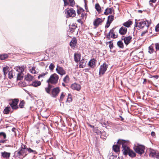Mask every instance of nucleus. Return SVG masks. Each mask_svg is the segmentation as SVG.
<instances>
[{"label":"nucleus","mask_w":159,"mask_h":159,"mask_svg":"<svg viewBox=\"0 0 159 159\" xmlns=\"http://www.w3.org/2000/svg\"><path fill=\"white\" fill-rule=\"evenodd\" d=\"M27 150L29 152H35V151L31 149L30 148H27Z\"/></svg>","instance_id":"nucleus-54"},{"label":"nucleus","mask_w":159,"mask_h":159,"mask_svg":"<svg viewBox=\"0 0 159 159\" xmlns=\"http://www.w3.org/2000/svg\"><path fill=\"white\" fill-rule=\"evenodd\" d=\"M77 40L74 37L70 41V47L73 49L77 47Z\"/></svg>","instance_id":"nucleus-9"},{"label":"nucleus","mask_w":159,"mask_h":159,"mask_svg":"<svg viewBox=\"0 0 159 159\" xmlns=\"http://www.w3.org/2000/svg\"><path fill=\"white\" fill-rule=\"evenodd\" d=\"M155 48L157 50H159V43H156L155 44Z\"/></svg>","instance_id":"nucleus-50"},{"label":"nucleus","mask_w":159,"mask_h":159,"mask_svg":"<svg viewBox=\"0 0 159 159\" xmlns=\"http://www.w3.org/2000/svg\"><path fill=\"white\" fill-rule=\"evenodd\" d=\"M8 77L11 79L13 77V70L9 71L8 73Z\"/></svg>","instance_id":"nucleus-38"},{"label":"nucleus","mask_w":159,"mask_h":159,"mask_svg":"<svg viewBox=\"0 0 159 159\" xmlns=\"http://www.w3.org/2000/svg\"><path fill=\"white\" fill-rule=\"evenodd\" d=\"M64 2V6H66L67 5L68 3H67V0H63Z\"/></svg>","instance_id":"nucleus-58"},{"label":"nucleus","mask_w":159,"mask_h":159,"mask_svg":"<svg viewBox=\"0 0 159 159\" xmlns=\"http://www.w3.org/2000/svg\"><path fill=\"white\" fill-rule=\"evenodd\" d=\"M108 65L106 63H103L102 65L101 66L99 72L100 75H102L106 72L108 67Z\"/></svg>","instance_id":"nucleus-7"},{"label":"nucleus","mask_w":159,"mask_h":159,"mask_svg":"<svg viewBox=\"0 0 159 159\" xmlns=\"http://www.w3.org/2000/svg\"><path fill=\"white\" fill-rule=\"evenodd\" d=\"M107 43H109V47L110 48V49H111L113 48V43L112 42V41H110L109 42H108Z\"/></svg>","instance_id":"nucleus-45"},{"label":"nucleus","mask_w":159,"mask_h":159,"mask_svg":"<svg viewBox=\"0 0 159 159\" xmlns=\"http://www.w3.org/2000/svg\"><path fill=\"white\" fill-rule=\"evenodd\" d=\"M128 154L129 155V156L132 157H134L136 156L135 153L132 150H130L129 151Z\"/></svg>","instance_id":"nucleus-28"},{"label":"nucleus","mask_w":159,"mask_h":159,"mask_svg":"<svg viewBox=\"0 0 159 159\" xmlns=\"http://www.w3.org/2000/svg\"><path fill=\"white\" fill-rule=\"evenodd\" d=\"M34 77L32 76L30 74L28 73L25 75V79L28 81H31L34 79Z\"/></svg>","instance_id":"nucleus-25"},{"label":"nucleus","mask_w":159,"mask_h":159,"mask_svg":"<svg viewBox=\"0 0 159 159\" xmlns=\"http://www.w3.org/2000/svg\"><path fill=\"white\" fill-rule=\"evenodd\" d=\"M95 8L96 10L99 13H100L101 11V8L99 5L98 3H97L95 5Z\"/></svg>","instance_id":"nucleus-31"},{"label":"nucleus","mask_w":159,"mask_h":159,"mask_svg":"<svg viewBox=\"0 0 159 159\" xmlns=\"http://www.w3.org/2000/svg\"><path fill=\"white\" fill-rule=\"evenodd\" d=\"M134 149L136 153L141 155L144 153L145 147L143 145L138 144L135 146Z\"/></svg>","instance_id":"nucleus-5"},{"label":"nucleus","mask_w":159,"mask_h":159,"mask_svg":"<svg viewBox=\"0 0 159 159\" xmlns=\"http://www.w3.org/2000/svg\"><path fill=\"white\" fill-rule=\"evenodd\" d=\"M30 72L32 74H35L36 73V71L35 70V67H32L30 69Z\"/></svg>","instance_id":"nucleus-40"},{"label":"nucleus","mask_w":159,"mask_h":159,"mask_svg":"<svg viewBox=\"0 0 159 159\" xmlns=\"http://www.w3.org/2000/svg\"><path fill=\"white\" fill-rule=\"evenodd\" d=\"M69 80V76L67 75L63 79V81L65 83H68Z\"/></svg>","instance_id":"nucleus-41"},{"label":"nucleus","mask_w":159,"mask_h":159,"mask_svg":"<svg viewBox=\"0 0 159 159\" xmlns=\"http://www.w3.org/2000/svg\"><path fill=\"white\" fill-rule=\"evenodd\" d=\"M148 29H145V30L142 31L141 34V36H143L147 32H148Z\"/></svg>","instance_id":"nucleus-48"},{"label":"nucleus","mask_w":159,"mask_h":159,"mask_svg":"<svg viewBox=\"0 0 159 159\" xmlns=\"http://www.w3.org/2000/svg\"><path fill=\"white\" fill-rule=\"evenodd\" d=\"M60 92V89L59 87H56L54 88L52 90L50 93V96L52 97L56 98Z\"/></svg>","instance_id":"nucleus-6"},{"label":"nucleus","mask_w":159,"mask_h":159,"mask_svg":"<svg viewBox=\"0 0 159 159\" xmlns=\"http://www.w3.org/2000/svg\"><path fill=\"white\" fill-rule=\"evenodd\" d=\"M48 73V72H46L45 73H41V74L39 75L38 77V78L39 79L41 77H44V76H45V75L46 74H47Z\"/></svg>","instance_id":"nucleus-43"},{"label":"nucleus","mask_w":159,"mask_h":159,"mask_svg":"<svg viewBox=\"0 0 159 159\" xmlns=\"http://www.w3.org/2000/svg\"><path fill=\"white\" fill-rule=\"evenodd\" d=\"M89 126L90 127H91L92 128H93V129H94V126H93V125H90V124H89Z\"/></svg>","instance_id":"nucleus-63"},{"label":"nucleus","mask_w":159,"mask_h":159,"mask_svg":"<svg viewBox=\"0 0 159 159\" xmlns=\"http://www.w3.org/2000/svg\"><path fill=\"white\" fill-rule=\"evenodd\" d=\"M87 61L86 60L82 58V59L80 61L79 66L80 68H83L86 66Z\"/></svg>","instance_id":"nucleus-18"},{"label":"nucleus","mask_w":159,"mask_h":159,"mask_svg":"<svg viewBox=\"0 0 159 159\" xmlns=\"http://www.w3.org/2000/svg\"><path fill=\"white\" fill-rule=\"evenodd\" d=\"M93 131L98 134H99L101 133V131L98 130V127L94 128L93 129Z\"/></svg>","instance_id":"nucleus-39"},{"label":"nucleus","mask_w":159,"mask_h":159,"mask_svg":"<svg viewBox=\"0 0 159 159\" xmlns=\"http://www.w3.org/2000/svg\"><path fill=\"white\" fill-rule=\"evenodd\" d=\"M127 29L126 27L122 26L119 29V32L121 35H124L126 33Z\"/></svg>","instance_id":"nucleus-22"},{"label":"nucleus","mask_w":159,"mask_h":159,"mask_svg":"<svg viewBox=\"0 0 159 159\" xmlns=\"http://www.w3.org/2000/svg\"><path fill=\"white\" fill-rule=\"evenodd\" d=\"M82 10H83L81 9L80 10H77V14H78V15H79L80 14V11Z\"/></svg>","instance_id":"nucleus-59"},{"label":"nucleus","mask_w":159,"mask_h":159,"mask_svg":"<svg viewBox=\"0 0 159 159\" xmlns=\"http://www.w3.org/2000/svg\"><path fill=\"white\" fill-rule=\"evenodd\" d=\"M113 9L112 8H107L104 12L105 15H107L112 13L113 12Z\"/></svg>","instance_id":"nucleus-23"},{"label":"nucleus","mask_w":159,"mask_h":159,"mask_svg":"<svg viewBox=\"0 0 159 159\" xmlns=\"http://www.w3.org/2000/svg\"><path fill=\"white\" fill-rule=\"evenodd\" d=\"M25 104V102L24 100H22L21 101L19 104V107L20 108H22Z\"/></svg>","instance_id":"nucleus-42"},{"label":"nucleus","mask_w":159,"mask_h":159,"mask_svg":"<svg viewBox=\"0 0 159 159\" xmlns=\"http://www.w3.org/2000/svg\"><path fill=\"white\" fill-rule=\"evenodd\" d=\"M7 140H0V143H6Z\"/></svg>","instance_id":"nucleus-55"},{"label":"nucleus","mask_w":159,"mask_h":159,"mask_svg":"<svg viewBox=\"0 0 159 159\" xmlns=\"http://www.w3.org/2000/svg\"><path fill=\"white\" fill-rule=\"evenodd\" d=\"M8 56L7 54H4L0 55V59L4 60L8 57Z\"/></svg>","instance_id":"nucleus-36"},{"label":"nucleus","mask_w":159,"mask_h":159,"mask_svg":"<svg viewBox=\"0 0 159 159\" xmlns=\"http://www.w3.org/2000/svg\"><path fill=\"white\" fill-rule=\"evenodd\" d=\"M75 4L74 0H70V6L73 7Z\"/></svg>","instance_id":"nucleus-49"},{"label":"nucleus","mask_w":159,"mask_h":159,"mask_svg":"<svg viewBox=\"0 0 159 159\" xmlns=\"http://www.w3.org/2000/svg\"><path fill=\"white\" fill-rule=\"evenodd\" d=\"M65 94L66 93L63 92L61 93L60 97V100L61 101H62L63 100V98L65 95Z\"/></svg>","instance_id":"nucleus-44"},{"label":"nucleus","mask_w":159,"mask_h":159,"mask_svg":"<svg viewBox=\"0 0 159 159\" xmlns=\"http://www.w3.org/2000/svg\"><path fill=\"white\" fill-rule=\"evenodd\" d=\"M56 70L57 72L61 75H63L66 74L65 71L63 68L60 66H57Z\"/></svg>","instance_id":"nucleus-14"},{"label":"nucleus","mask_w":159,"mask_h":159,"mask_svg":"<svg viewBox=\"0 0 159 159\" xmlns=\"http://www.w3.org/2000/svg\"><path fill=\"white\" fill-rule=\"evenodd\" d=\"M132 24V22L131 20H129L128 21L124 23L123 24V25L125 27H129Z\"/></svg>","instance_id":"nucleus-29"},{"label":"nucleus","mask_w":159,"mask_h":159,"mask_svg":"<svg viewBox=\"0 0 159 159\" xmlns=\"http://www.w3.org/2000/svg\"><path fill=\"white\" fill-rule=\"evenodd\" d=\"M118 144H121L122 150V151L123 153L125 155L128 154V152L130 150L128 146L129 143L128 141H125L123 140L119 139L118 141Z\"/></svg>","instance_id":"nucleus-1"},{"label":"nucleus","mask_w":159,"mask_h":159,"mask_svg":"<svg viewBox=\"0 0 159 159\" xmlns=\"http://www.w3.org/2000/svg\"><path fill=\"white\" fill-rule=\"evenodd\" d=\"M150 23L149 21L144 20H139V22H136V25L139 29L144 28L148 29Z\"/></svg>","instance_id":"nucleus-3"},{"label":"nucleus","mask_w":159,"mask_h":159,"mask_svg":"<svg viewBox=\"0 0 159 159\" xmlns=\"http://www.w3.org/2000/svg\"><path fill=\"white\" fill-rule=\"evenodd\" d=\"M16 130V129L15 128H12V129H11V131L13 132V133H14V134L15 135L16 134V132L15 131V130Z\"/></svg>","instance_id":"nucleus-56"},{"label":"nucleus","mask_w":159,"mask_h":159,"mask_svg":"<svg viewBox=\"0 0 159 159\" xmlns=\"http://www.w3.org/2000/svg\"><path fill=\"white\" fill-rule=\"evenodd\" d=\"M118 46L120 48H123L124 47L123 43L121 41H118L117 43Z\"/></svg>","instance_id":"nucleus-33"},{"label":"nucleus","mask_w":159,"mask_h":159,"mask_svg":"<svg viewBox=\"0 0 159 159\" xmlns=\"http://www.w3.org/2000/svg\"><path fill=\"white\" fill-rule=\"evenodd\" d=\"M54 64L52 63L49 65V68L51 70H52L54 69Z\"/></svg>","instance_id":"nucleus-46"},{"label":"nucleus","mask_w":159,"mask_h":159,"mask_svg":"<svg viewBox=\"0 0 159 159\" xmlns=\"http://www.w3.org/2000/svg\"><path fill=\"white\" fill-rule=\"evenodd\" d=\"M151 134L152 136H154L155 135V134L154 132H152Z\"/></svg>","instance_id":"nucleus-60"},{"label":"nucleus","mask_w":159,"mask_h":159,"mask_svg":"<svg viewBox=\"0 0 159 159\" xmlns=\"http://www.w3.org/2000/svg\"><path fill=\"white\" fill-rule=\"evenodd\" d=\"M11 107H10L7 106L4 109L3 112L5 114H8L10 111Z\"/></svg>","instance_id":"nucleus-30"},{"label":"nucleus","mask_w":159,"mask_h":159,"mask_svg":"<svg viewBox=\"0 0 159 159\" xmlns=\"http://www.w3.org/2000/svg\"><path fill=\"white\" fill-rule=\"evenodd\" d=\"M157 0H151V1H152V2L155 3L156 2Z\"/></svg>","instance_id":"nucleus-64"},{"label":"nucleus","mask_w":159,"mask_h":159,"mask_svg":"<svg viewBox=\"0 0 159 159\" xmlns=\"http://www.w3.org/2000/svg\"><path fill=\"white\" fill-rule=\"evenodd\" d=\"M159 76L158 75H155L153 76H152L151 77V78H155L156 79H157L158 78Z\"/></svg>","instance_id":"nucleus-57"},{"label":"nucleus","mask_w":159,"mask_h":159,"mask_svg":"<svg viewBox=\"0 0 159 159\" xmlns=\"http://www.w3.org/2000/svg\"><path fill=\"white\" fill-rule=\"evenodd\" d=\"M77 21L80 23H82V22L81 19L78 20Z\"/></svg>","instance_id":"nucleus-61"},{"label":"nucleus","mask_w":159,"mask_h":159,"mask_svg":"<svg viewBox=\"0 0 159 159\" xmlns=\"http://www.w3.org/2000/svg\"><path fill=\"white\" fill-rule=\"evenodd\" d=\"M76 15L75 11L72 8H70V17H74Z\"/></svg>","instance_id":"nucleus-32"},{"label":"nucleus","mask_w":159,"mask_h":159,"mask_svg":"<svg viewBox=\"0 0 159 159\" xmlns=\"http://www.w3.org/2000/svg\"><path fill=\"white\" fill-rule=\"evenodd\" d=\"M10 70V68L7 66L4 67L3 68V72L4 75L5 77L6 76V75L8 73Z\"/></svg>","instance_id":"nucleus-24"},{"label":"nucleus","mask_w":159,"mask_h":159,"mask_svg":"<svg viewBox=\"0 0 159 159\" xmlns=\"http://www.w3.org/2000/svg\"><path fill=\"white\" fill-rule=\"evenodd\" d=\"M102 22L103 20L101 19L97 18L94 20L93 22V25L97 27L100 25Z\"/></svg>","instance_id":"nucleus-13"},{"label":"nucleus","mask_w":159,"mask_h":159,"mask_svg":"<svg viewBox=\"0 0 159 159\" xmlns=\"http://www.w3.org/2000/svg\"><path fill=\"white\" fill-rule=\"evenodd\" d=\"M121 144H118V142L116 144L114 145L112 147L113 150L116 153H118L120 152V148Z\"/></svg>","instance_id":"nucleus-15"},{"label":"nucleus","mask_w":159,"mask_h":159,"mask_svg":"<svg viewBox=\"0 0 159 159\" xmlns=\"http://www.w3.org/2000/svg\"><path fill=\"white\" fill-rule=\"evenodd\" d=\"M87 14L85 12H82L81 14V17L82 19H84V17H85Z\"/></svg>","instance_id":"nucleus-52"},{"label":"nucleus","mask_w":159,"mask_h":159,"mask_svg":"<svg viewBox=\"0 0 159 159\" xmlns=\"http://www.w3.org/2000/svg\"><path fill=\"white\" fill-rule=\"evenodd\" d=\"M132 39L131 36H129L128 37H125L124 39H122V40H123L125 43L126 45H128L130 42V40Z\"/></svg>","instance_id":"nucleus-17"},{"label":"nucleus","mask_w":159,"mask_h":159,"mask_svg":"<svg viewBox=\"0 0 159 159\" xmlns=\"http://www.w3.org/2000/svg\"><path fill=\"white\" fill-rule=\"evenodd\" d=\"M41 84V83L40 81H35L32 82V85L34 87H37L40 86Z\"/></svg>","instance_id":"nucleus-27"},{"label":"nucleus","mask_w":159,"mask_h":159,"mask_svg":"<svg viewBox=\"0 0 159 159\" xmlns=\"http://www.w3.org/2000/svg\"><path fill=\"white\" fill-rule=\"evenodd\" d=\"M52 86L51 85L48 84V86L45 88V90L46 93L50 95L51 89L52 88Z\"/></svg>","instance_id":"nucleus-26"},{"label":"nucleus","mask_w":159,"mask_h":159,"mask_svg":"<svg viewBox=\"0 0 159 159\" xmlns=\"http://www.w3.org/2000/svg\"><path fill=\"white\" fill-rule=\"evenodd\" d=\"M149 156L150 157L154 158H157L159 159V152H156L153 150H150Z\"/></svg>","instance_id":"nucleus-11"},{"label":"nucleus","mask_w":159,"mask_h":159,"mask_svg":"<svg viewBox=\"0 0 159 159\" xmlns=\"http://www.w3.org/2000/svg\"><path fill=\"white\" fill-rule=\"evenodd\" d=\"M155 30L156 31H159V23L156 26Z\"/></svg>","instance_id":"nucleus-53"},{"label":"nucleus","mask_w":159,"mask_h":159,"mask_svg":"<svg viewBox=\"0 0 159 159\" xmlns=\"http://www.w3.org/2000/svg\"><path fill=\"white\" fill-rule=\"evenodd\" d=\"M81 54L79 52H75L74 54V58L75 62L78 63L80 60L81 58Z\"/></svg>","instance_id":"nucleus-12"},{"label":"nucleus","mask_w":159,"mask_h":159,"mask_svg":"<svg viewBox=\"0 0 159 159\" xmlns=\"http://www.w3.org/2000/svg\"><path fill=\"white\" fill-rule=\"evenodd\" d=\"M111 23L110 22H109L108 21H107L106 24L105 25V27L108 28L110 25V24Z\"/></svg>","instance_id":"nucleus-51"},{"label":"nucleus","mask_w":159,"mask_h":159,"mask_svg":"<svg viewBox=\"0 0 159 159\" xmlns=\"http://www.w3.org/2000/svg\"><path fill=\"white\" fill-rule=\"evenodd\" d=\"M153 49L152 46H150L149 47V51L148 52L150 53H152L153 52Z\"/></svg>","instance_id":"nucleus-47"},{"label":"nucleus","mask_w":159,"mask_h":159,"mask_svg":"<svg viewBox=\"0 0 159 159\" xmlns=\"http://www.w3.org/2000/svg\"><path fill=\"white\" fill-rule=\"evenodd\" d=\"M0 138L1 139H5L6 138V134L3 132H0Z\"/></svg>","instance_id":"nucleus-35"},{"label":"nucleus","mask_w":159,"mask_h":159,"mask_svg":"<svg viewBox=\"0 0 159 159\" xmlns=\"http://www.w3.org/2000/svg\"><path fill=\"white\" fill-rule=\"evenodd\" d=\"M65 14L67 18H68L70 17V9L69 8L65 10Z\"/></svg>","instance_id":"nucleus-34"},{"label":"nucleus","mask_w":159,"mask_h":159,"mask_svg":"<svg viewBox=\"0 0 159 159\" xmlns=\"http://www.w3.org/2000/svg\"><path fill=\"white\" fill-rule=\"evenodd\" d=\"M16 71L17 72L16 75L17 79L18 80H21L23 77L24 74L23 72L24 70V66L17 67L16 69Z\"/></svg>","instance_id":"nucleus-4"},{"label":"nucleus","mask_w":159,"mask_h":159,"mask_svg":"<svg viewBox=\"0 0 159 159\" xmlns=\"http://www.w3.org/2000/svg\"><path fill=\"white\" fill-rule=\"evenodd\" d=\"M59 76L55 73L51 75L46 82L49 84L55 85L57 84L59 79Z\"/></svg>","instance_id":"nucleus-2"},{"label":"nucleus","mask_w":159,"mask_h":159,"mask_svg":"<svg viewBox=\"0 0 159 159\" xmlns=\"http://www.w3.org/2000/svg\"><path fill=\"white\" fill-rule=\"evenodd\" d=\"M71 88L77 91H79L81 89V86L79 84L75 83L71 85Z\"/></svg>","instance_id":"nucleus-19"},{"label":"nucleus","mask_w":159,"mask_h":159,"mask_svg":"<svg viewBox=\"0 0 159 159\" xmlns=\"http://www.w3.org/2000/svg\"><path fill=\"white\" fill-rule=\"evenodd\" d=\"M152 1H151V0H150L149 1V4L150 6H152Z\"/></svg>","instance_id":"nucleus-62"},{"label":"nucleus","mask_w":159,"mask_h":159,"mask_svg":"<svg viewBox=\"0 0 159 159\" xmlns=\"http://www.w3.org/2000/svg\"><path fill=\"white\" fill-rule=\"evenodd\" d=\"M113 38H115L117 37V36L114 33L113 29L111 30L108 34L107 35V37L108 38H110V36Z\"/></svg>","instance_id":"nucleus-20"},{"label":"nucleus","mask_w":159,"mask_h":159,"mask_svg":"<svg viewBox=\"0 0 159 159\" xmlns=\"http://www.w3.org/2000/svg\"><path fill=\"white\" fill-rule=\"evenodd\" d=\"M96 60L94 58H93L89 61V66L92 68H93L96 66Z\"/></svg>","instance_id":"nucleus-16"},{"label":"nucleus","mask_w":159,"mask_h":159,"mask_svg":"<svg viewBox=\"0 0 159 159\" xmlns=\"http://www.w3.org/2000/svg\"><path fill=\"white\" fill-rule=\"evenodd\" d=\"M114 19V16L112 15H111L108 16V17L107 21H108L109 22H110L111 23V22Z\"/></svg>","instance_id":"nucleus-37"},{"label":"nucleus","mask_w":159,"mask_h":159,"mask_svg":"<svg viewBox=\"0 0 159 159\" xmlns=\"http://www.w3.org/2000/svg\"><path fill=\"white\" fill-rule=\"evenodd\" d=\"M19 100L18 99H15L12 100L11 103L10 104V105L13 109L16 110L18 108L17 104Z\"/></svg>","instance_id":"nucleus-8"},{"label":"nucleus","mask_w":159,"mask_h":159,"mask_svg":"<svg viewBox=\"0 0 159 159\" xmlns=\"http://www.w3.org/2000/svg\"><path fill=\"white\" fill-rule=\"evenodd\" d=\"M20 149V150L17 152L19 157L21 155H23L27 151V149L25 148V146L24 145H22L21 146Z\"/></svg>","instance_id":"nucleus-10"},{"label":"nucleus","mask_w":159,"mask_h":159,"mask_svg":"<svg viewBox=\"0 0 159 159\" xmlns=\"http://www.w3.org/2000/svg\"><path fill=\"white\" fill-rule=\"evenodd\" d=\"M1 156L3 158L6 159H9L11 153L4 151L1 153Z\"/></svg>","instance_id":"nucleus-21"}]
</instances>
